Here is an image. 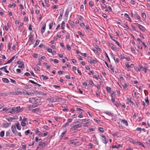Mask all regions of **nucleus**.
Instances as JSON below:
<instances>
[{
	"label": "nucleus",
	"instance_id": "obj_1",
	"mask_svg": "<svg viewBox=\"0 0 150 150\" xmlns=\"http://www.w3.org/2000/svg\"><path fill=\"white\" fill-rule=\"evenodd\" d=\"M23 110V109L22 108H21L20 106H19L8 109L7 110V111L11 114H14L21 112Z\"/></svg>",
	"mask_w": 150,
	"mask_h": 150
},
{
	"label": "nucleus",
	"instance_id": "obj_2",
	"mask_svg": "<svg viewBox=\"0 0 150 150\" xmlns=\"http://www.w3.org/2000/svg\"><path fill=\"white\" fill-rule=\"evenodd\" d=\"M11 129L13 133L15 135L17 136L18 132L16 129V126L14 125H12L11 127Z\"/></svg>",
	"mask_w": 150,
	"mask_h": 150
},
{
	"label": "nucleus",
	"instance_id": "obj_3",
	"mask_svg": "<svg viewBox=\"0 0 150 150\" xmlns=\"http://www.w3.org/2000/svg\"><path fill=\"white\" fill-rule=\"evenodd\" d=\"M35 98L36 105H34L36 107L38 105H40L41 104V103L40 101L41 99L40 97H36Z\"/></svg>",
	"mask_w": 150,
	"mask_h": 150
},
{
	"label": "nucleus",
	"instance_id": "obj_4",
	"mask_svg": "<svg viewBox=\"0 0 150 150\" xmlns=\"http://www.w3.org/2000/svg\"><path fill=\"white\" fill-rule=\"evenodd\" d=\"M89 121L88 120L86 119H83L82 120V123H83L84 126H88L89 125Z\"/></svg>",
	"mask_w": 150,
	"mask_h": 150
},
{
	"label": "nucleus",
	"instance_id": "obj_5",
	"mask_svg": "<svg viewBox=\"0 0 150 150\" xmlns=\"http://www.w3.org/2000/svg\"><path fill=\"white\" fill-rule=\"evenodd\" d=\"M29 102L32 103L33 105H36L35 98H30L29 99Z\"/></svg>",
	"mask_w": 150,
	"mask_h": 150
},
{
	"label": "nucleus",
	"instance_id": "obj_6",
	"mask_svg": "<svg viewBox=\"0 0 150 150\" xmlns=\"http://www.w3.org/2000/svg\"><path fill=\"white\" fill-rule=\"evenodd\" d=\"M100 136L103 138L102 139L103 142L104 143L106 144L108 142V140L107 139L106 137L103 134H101Z\"/></svg>",
	"mask_w": 150,
	"mask_h": 150
},
{
	"label": "nucleus",
	"instance_id": "obj_7",
	"mask_svg": "<svg viewBox=\"0 0 150 150\" xmlns=\"http://www.w3.org/2000/svg\"><path fill=\"white\" fill-rule=\"evenodd\" d=\"M35 105H30L28 106L27 107V108L28 109V110L32 112V110H33V108L35 107Z\"/></svg>",
	"mask_w": 150,
	"mask_h": 150
},
{
	"label": "nucleus",
	"instance_id": "obj_8",
	"mask_svg": "<svg viewBox=\"0 0 150 150\" xmlns=\"http://www.w3.org/2000/svg\"><path fill=\"white\" fill-rule=\"evenodd\" d=\"M109 46L113 51H115L117 50V48L116 47L114 46L113 44H110Z\"/></svg>",
	"mask_w": 150,
	"mask_h": 150
},
{
	"label": "nucleus",
	"instance_id": "obj_9",
	"mask_svg": "<svg viewBox=\"0 0 150 150\" xmlns=\"http://www.w3.org/2000/svg\"><path fill=\"white\" fill-rule=\"evenodd\" d=\"M81 126L82 125L81 124H77L72 126L71 127H72L74 129L76 130L77 128L81 127Z\"/></svg>",
	"mask_w": 150,
	"mask_h": 150
},
{
	"label": "nucleus",
	"instance_id": "obj_10",
	"mask_svg": "<svg viewBox=\"0 0 150 150\" xmlns=\"http://www.w3.org/2000/svg\"><path fill=\"white\" fill-rule=\"evenodd\" d=\"M120 120L121 121V122L123 123L125 126H127L128 125V124L126 120L125 119L122 120L120 119Z\"/></svg>",
	"mask_w": 150,
	"mask_h": 150
},
{
	"label": "nucleus",
	"instance_id": "obj_11",
	"mask_svg": "<svg viewBox=\"0 0 150 150\" xmlns=\"http://www.w3.org/2000/svg\"><path fill=\"white\" fill-rule=\"evenodd\" d=\"M139 67L140 69L142 71H144L145 72H146L148 71V69L145 67H144L142 65H139Z\"/></svg>",
	"mask_w": 150,
	"mask_h": 150
},
{
	"label": "nucleus",
	"instance_id": "obj_12",
	"mask_svg": "<svg viewBox=\"0 0 150 150\" xmlns=\"http://www.w3.org/2000/svg\"><path fill=\"white\" fill-rule=\"evenodd\" d=\"M46 28V24H45L43 25L41 30V33L42 34L45 31Z\"/></svg>",
	"mask_w": 150,
	"mask_h": 150
},
{
	"label": "nucleus",
	"instance_id": "obj_13",
	"mask_svg": "<svg viewBox=\"0 0 150 150\" xmlns=\"http://www.w3.org/2000/svg\"><path fill=\"white\" fill-rule=\"evenodd\" d=\"M88 62H90L91 64H96L97 61L95 59H90V61H88Z\"/></svg>",
	"mask_w": 150,
	"mask_h": 150
},
{
	"label": "nucleus",
	"instance_id": "obj_14",
	"mask_svg": "<svg viewBox=\"0 0 150 150\" xmlns=\"http://www.w3.org/2000/svg\"><path fill=\"white\" fill-rule=\"evenodd\" d=\"M122 147V145L119 144L118 145H113L112 146V148H119L120 147Z\"/></svg>",
	"mask_w": 150,
	"mask_h": 150
},
{
	"label": "nucleus",
	"instance_id": "obj_15",
	"mask_svg": "<svg viewBox=\"0 0 150 150\" xmlns=\"http://www.w3.org/2000/svg\"><path fill=\"white\" fill-rule=\"evenodd\" d=\"M127 101H128L131 104H130V105L131 106H133L134 103L129 98H127Z\"/></svg>",
	"mask_w": 150,
	"mask_h": 150
},
{
	"label": "nucleus",
	"instance_id": "obj_16",
	"mask_svg": "<svg viewBox=\"0 0 150 150\" xmlns=\"http://www.w3.org/2000/svg\"><path fill=\"white\" fill-rule=\"evenodd\" d=\"M29 41L30 42H32L33 41L34 39V38H33V35L32 34H30L29 35Z\"/></svg>",
	"mask_w": 150,
	"mask_h": 150
},
{
	"label": "nucleus",
	"instance_id": "obj_17",
	"mask_svg": "<svg viewBox=\"0 0 150 150\" xmlns=\"http://www.w3.org/2000/svg\"><path fill=\"white\" fill-rule=\"evenodd\" d=\"M8 95V93H0V96H6Z\"/></svg>",
	"mask_w": 150,
	"mask_h": 150
},
{
	"label": "nucleus",
	"instance_id": "obj_18",
	"mask_svg": "<svg viewBox=\"0 0 150 150\" xmlns=\"http://www.w3.org/2000/svg\"><path fill=\"white\" fill-rule=\"evenodd\" d=\"M3 81L5 83H8L9 81L6 78H3L2 79Z\"/></svg>",
	"mask_w": 150,
	"mask_h": 150
},
{
	"label": "nucleus",
	"instance_id": "obj_19",
	"mask_svg": "<svg viewBox=\"0 0 150 150\" xmlns=\"http://www.w3.org/2000/svg\"><path fill=\"white\" fill-rule=\"evenodd\" d=\"M15 125L18 130H20L21 129V126L18 123H16Z\"/></svg>",
	"mask_w": 150,
	"mask_h": 150
},
{
	"label": "nucleus",
	"instance_id": "obj_20",
	"mask_svg": "<svg viewBox=\"0 0 150 150\" xmlns=\"http://www.w3.org/2000/svg\"><path fill=\"white\" fill-rule=\"evenodd\" d=\"M40 109L39 108H36V109H33V110H32V112L34 113H37L38 112Z\"/></svg>",
	"mask_w": 150,
	"mask_h": 150
},
{
	"label": "nucleus",
	"instance_id": "obj_21",
	"mask_svg": "<svg viewBox=\"0 0 150 150\" xmlns=\"http://www.w3.org/2000/svg\"><path fill=\"white\" fill-rule=\"evenodd\" d=\"M0 70H3L6 73H9V71H8L4 67L0 68Z\"/></svg>",
	"mask_w": 150,
	"mask_h": 150
},
{
	"label": "nucleus",
	"instance_id": "obj_22",
	"mask_svg": "<svg viewBox=\"0 0 150 150\" xmlns=\"http://www.w3.org/2000/svg\"><path fill=\"white\" fill-rule=\"evenodd\" d=\"M3 126L4 127L7 128L9 126V124L7 122L6 123H4L3 124Z\"/></svg>",
	"mask_w": 150,
	"mask_h": 150
},
{
	"label": "nucleus",
	"instance_id": "obj_23",
	"mask_svg": "<svg viewBox=\"0 0 150 150\" xmlns=\"http://www.w3.org/2000/svg\"><path fill=\"white\" fill-rule=\"evenodd\" d=\"M139 28L143 32H145V30L144 29V28L142 25H141L140 26Z\"/></svg>",
	"mask_w": 150,
	"mask_h": 150
},
{
	"label": "nucleus",
	"instance_id": "obj_24",
	"mask_svg": "<svg viewBox=\"0 0 150 150\" xmlns=\"http://www.w3.org/2000/svg\"><path fill=\"white\" fill-rule=\"evenodd\" d=\"M32 86L31 85H27L25 86L24 88L26 89H30L32 87Z\"/></svg>",
	"mask_w": 150,
	"mask_h": 150
},
{
	"label": "nucleus",
	"instance_id": "obj_25",
	"mask_svg": "<svg viewBox=\"0 0 150 150\" xmlns=\"http://www.w3.org/2000/svg\"><path fill=\"white\" fill-rule=\"evenodd\" d=\"M58 98V97L57 96H56L55 97V98H54L53 97H52V102H56V101H57V99Z\"/></svg>",
	"mask_w": 150,
	"mask_h": 150
},
{
	"label": "nucleus",
	"instance_id": "obj_26",
	"mask_svg": "<svg viewBox=\"0 0 150 150\" xmlns=\"http://www.w3.org/2000/svg\"><path fill=\"white\" fill-rule=\"evenodd\" d=\"M69 11L68 9H67L66 10L65 13V16L66 18H67L68 16V15H69Z\"/></svg>",
	"mask_w": 150,
	"mask_h": 150
},
{
	"label": "nucleus",
	"instance_id": "obj_27",
	"mask_svg": "<svg viewBox=\"0 0 150 150\" xmlns=\"http://www.w3.org/2000/svg\"><path fill=\"white\" fill-rule=\"evenodd\" d=\"M76 109L80 113H82V111H83V110L82 109L80 108H76Z\"/></svg>",
	"mask_w": 150,
	"mask_h": 150
},
{
	"label": "nucleus",
	"instance_id": "obj_28",
	"mask_svg": "<svg viewBox=\"0 0 150 150\" xmlns=\"http://www.w3.org/2000/svg\"><path fill=\"white\" fill-rule=\"evenodd\" d=\"M65 25V23L64 21H63L61 24V27L62 29H64Z\"/></svg>",
	"mask_w": 150,
	"mask_h": 150
},
{
	"label": "nucleus",
	"instance_id": "obj_29",
	"mask_svg": "<svg viewBox=\"0 0 150 150\" xmlns=\"http://www.w3.org/2000/svg\"><path fill=\"white\" fill-rule=\"evenodd\" d=\"M39 42H40V40H37L36 41L34 47H35L36 46H37L39 44Z\"/></svg>",
	"mask_w": 150,
	"mask_h": 150
},
{
	"label": "nucleus",
	"instance_id": "obj_30",
	"mask_svg": "<svg viewBox=\"0 0 150 150\" xmlns=\"http://www.w3.org/2000/svg\"><path fill=\"white\" fill-rule=\"evenodd\" d=\"M129 84L128 83L127 84H125L123 85V86L124 89H125L127 87L129 86Z\"/></svg>",
	"mask_w": 150,
	"mask_h": 150
},
{
	"label": "nucleus",
	"instance_id": "obj_31",
	"mask_svg": "<svg viewBox=\"0 0 150 150\" xmlns=\"http://www.w3.org/2000/svg\"><path fill=\"white\" fill-rule=\"evenodd\" d=\"M47 143H44L42 144H40L39 145L41 147H44L46 145Z\"/></svg>",
	"mask_w": 150,
	"mask_h": 150
},
{
	"label": "nucleus",
	"instance_id": "obj_32",
	"mask_svg": "<svg viewBox=\"0 0 150 150\" xmlns=\"http://www.w3.org/2000/svg\"><path fill=\"white\" fill-rule=\"evenodd\" d=\"M39 47L45 49V46L42 44H40L39 46Z\"/></svg>",
	"mask_w": 150,
	"mask_h": 150
},
{
	"label": "nucleus",
	"instance_id": "obj_33",
	"mask_svg": "<svg viewBox=\"0 0 150 150\" xmlns=\"http://www.w3.org/2000/svg\"><path fill=\"white\" fill-rule=\"evenodd\" d=\"M4 131H2L0 133V136L1 137H2L4 136Z\"/></svg>",
	"mask_w": 150,
	"mask_h": 150
},
{
	"label": "nucleus",
	"instance_id": "obj_34",
	"mask_svg": "<svg viewBox=\"0 0 150 150\" xmlns=\"http://www.w3.org/2000/svg\"><path fill=\"white\" fill-rule=\"evenodd\" d=\"M41 76L43 78L44 80H46L48 79V78L47 77L43 75H42Z\"/></svg>",
	"mask_w": 150,
	"mask_h": 150
},
{
	"label": "nucleus",
	"instance_id": "obj_35",
	"mask_svg": "<svg viewBox=\"0 0 150 150\" xmlns=\"http://www.w3.org/2000/svg\"><path fill=\"white\" fill-rule=\"evenodd\" d=\"M118 125H117V126L121 129H123V127L121 125H120L119 122H118Z\"/></svg>",
	"mask_w": 150,
	"mask_h": 150
},
{
	"label": "nucleus",
	"instance_id": "obj_36",
	"mask_svg": "<svg viewBox=\"0 0 150 150\" xmlns=\"http://www.w3.org/2000/svg\"><path fill=\"white\" fill-rule=\"evenodd\" d=\"M106 88L107 91L108 92L110 93L111 92V88L110 87L107 86L106 87Z\"/></svg>",
	"mask_w": 150,
	"mask_h": 150
},
{
	"label": "nucleus",
	"instance_id": "obj_37",
	"mask_svg": "<svg viewBox=\"0 0 150 150\" xmlns=\"http://www.w3.org/2000/svg\"><path fill=\"white\" fill-rule=\"evenodd\" d=\"M78 18L80 21H83V18L82 16H79L78 17Z\"/></svg>",
	"mask_w": 150,
	"mask_h": 150
},
{
	"label": "nucleus",
	"instance_id": "obj_38",
	"mask_svg": "<svg viewBox=\"0 0 150 150\" xmlns=\"http://www.w3.org/2000/svg\"><path fill=\"white\" fill-rule=\"evenodd\" d=\"M81 144V143L79 142H76L74 143V145L76 146H79Z\"/></svg>",
	"mask_w": 150,
	"mask_h": 150
},
{
	"label": "nucleus",
	"instance_id": "obj_39",
	"mask_svg": "<svg viewBox=\"0 0 150 150\" xmlns=\"http://www.w3.org/2000/svg\"><path fill=\"white\" fill-rule=\"evenodd\" d=\"M8 95H14L15 94V92H14L13 91H10L8 92Z\"/></svg>",
	"mask_w": 150,
	"mask_h": 150
},
{
	"label": "nucleus",
	"instance_id": "obj_40",
	"mask_svg": "<svg viewBox=\"0 0 150 150\" xmlns=\"http://www.w3.org/2000/svg\"><path fill=\"white\" fill-rule=\"evenodd\" d=\"M53 24V22H52L50 23L49 25L50 29H52Z\"/></svg>",
	"mask_w": 150,
	"mask_h": 150
},
{
	"label": "nucleus",
	"instance_id": "obj_41",
	"mask_svg": "<svg viewBox=\"0 0 150 150\" xmlns=\"http://www.w3.org/2000/svg\"><path fill=\"white\" fill-rule=\"evenodd\" d=\"M69 125V123L68 122H67L66 123H65L63 125L62 127H66L67 126H68Z\"/></svg>",
	"mask_w": 150,
	"mask_h": 150
},
{
	"label": "nucleus",
	"instance_id": "obj_42",
	"mask_svg": "<svg viewBox=\"0 0 150 150\" xmlns=\"http://www.w3.org/2000/svg\"><path fill=\"white\" fill-rule=\"evenodd\" d=\"M93 2L91 1H90L89 3V5L91 7H92L93 6Z\"/></svg>",
	"mask_w": 150,
	"mask_h": 150
},
{
	"label": "nucleus",
	"instance_id": "obj_43",
	"mask_svg": "<svg viewBox=\"0 0 150 150\" xmlns=\"http://www.w3.org/2000/svg\"><path fill=\"white\" fill-rule=\"evenodd\" d=\"M89 83L92 86H94V84L92 80L90 79L89 80Z\"/></svg>",
	"mask_w": 150,
	"mask_h": 150
},
{
	"label": "nucleus",
	"instance_id": "obj_44",
	"mask_svg": "<svg viewBox=\"0 0 150 150\" xmlns=\"http://www.w3.org/2000/svg\"><path fill=\"white\" fill-rule=\"evenodd\" d=\"M10 130H9L6 132V137H8L10 136Z\"/></svg>",
	"mask_w": 150,
	"mask_h": 150
},
{
	"label": "nucleus",
	"instance_id": "obj_45",
	"mask_svg": "<svg viewBox=\"0 0 150 150\" xmlns=\"http://www.w3.org/2000/svg\"><path fill=\"white\" fill-rule=\"evenodd\" d=\"M49 3V1L47 0H45V3L46 4V6L47 7H48L50 5L48 4Z\"/></svg>",
	"mask_w": 150,
	"mask_h": 150
},
{
	"label": "nucleus",
	"instance_id": "obj_46",
	"mask_svg": "<svg viewBox=\"0 0 150 150\" xmlns=\"http://www.w3.org/2000/svg\"><path fill=\"white\" fill-rule=\"evenodd\" d=\"M138 144L139 145H140L141 146H143L144 148H145L144 145L142 142H138Z\"/></svg>",
	"mask_w": 150,
	"mask_h": 150
},
{
	"label": "nucleus",
	"instance_id": "obj_47",
	"mask_svg": "<svg viewBox=\"0 0 150 150\" xmlns=\"http://www.w3.org/2000/svg\"><path fill=\"white\" fill-rule=\"evenodd\" d=\"M124 16L127 18L129 19H130V17L129 16V15H128V14H127V13H125L124 14Z\"/></svg>",
	"mask_w": 150,
	"mask_h": 150
},
{
	"label": "nucleus",
	"instance_id": "obj_48",
	"mask_svg": "<svg viewBox=\"0 0 150 150\" xmlns=\"http://www.w3.org/2000/svg\"><path fill=\"white\" fill-rule=\"evenodd\" d=\"M6 119L9 122H11L12 121V120L13 119V118L11 117L10 118H6Z\"/></svg>",
	"mask_w": 150,
	"mask_h": 150
},
{
	"label": "nucleus",
	"instance_id": "obj_49",
	"mask_svg": "<svg viewBox=\"0 0 150 150\" xmlns=\"http://www.w3.org/2000/svg\"><path fill=\"white\" fill-rule=\"evenodd\" d=\"M99 130L101 132L103 133L104 132V129L103 128H99Z\"/></svg>",
	"mask_w": 150,
	"mask_h": 150
},
{
	"label": "nucleus",
	"instance_id": "obj_50",
	"mask_svg": "<svg viewBox=\"0 0 150 150\" xmlns=\"http://www.w3.org/2000/svg\"><path fill=\"white\" fill-rule=\"evenodd\" d=\"M22 121L25 122L28 121V118L25 117H23V119L22 120Z\"/></svg>",
	"mask_w": 150,
	"mask_h": 150
},
{
	"label": "nucleus",
	"instance_id": "obj_51",
	"mask_svg": "<svg viewBox=\"0 0 150 150\" xmlns=\"http://www.w3.org/2000/svg\"><path fill=\"white\" fill-rule=\"evenodd\" d=\"M85 28L86 30H88V31H90V29L89 28V26L88 25H87L86 26Z\"/></svg>",
	"mask_w": 150,
	"mask_h": 150
},
{
	"label": "nucleus",
	"instance_id": "obj_52",
	"mask_svg": "<svg viewBox=\"0 0 150 150\" xmlns=\"http://www.w3.org/2000/svg\"><path fill=\"white\" fill-rule=\"evenodd\" d=\"M18 67L20 68H24V64H22L21 65L18 66Z\"/></svg>",
	"mask_w": 150,
	"mask_h": 150
},
{
	"label": "nucleus",
	"instance_id": "obj_53",
	"mask_svg": "<svg viewBox=\"0 0 150 150\" xmlns=\"http://www.w3.org/2000/svg\"><path fill=\"white\" fill-rule=\"evenodd\" d=\"M17 64H23V62L21 61H18L17 62Z\"/></svg>",
	"mask_w": 150,
	"mask_h": 150
},
{
	"label": "nucleus",
	"instance_id": "obj_54",
	"mask_svg": "<svg viewBox=\"0 0 150 150\" xmlns=\"http://www.w3.org/2000/svg\"><path fill=\"white\" fill-rule=\"evenodd\" d=\"M30 133L29 130H27L25 132V134L26 135H27Z\"/></svg>",
	"mask_w": 150,
	"mask_h": 150
},
{
	"label": "nucleus",
	"instance_id": "obj_55",
	"mask_svg": "<svg viewBox=\"0 0 150 150\" xmlns=\"http://www.w3.org/2000/svg\"><path fill=\"white\" fill-rule=\"evenodd\" d=\"M142 17L144 18H146V15L145 13H142Z\"/></svg>",
	"mask_w": 150,
	"mask_h": 150
},
{
	"label": "nucleus",
	"instance_id": "obj_56",
	"mask_svg": "<svg viewBox=\"0 0 150 150\" xmlns=\"http://www.w3.org/2000/svg\"><path fill=\"white\" fill-rule=\"evenodd\" d=\"M110 68L112 71L113 73L114 72V68L112 67V66L111 65H110Z\"/></svg>",
	"mask_w": 150,
	"mask_h": 150
},
{
	"label": "nucleus",
	"instance_id": "obj_57",
	"mask_svg": "<svg viewBox=\"0 0 150 150\" xmlns=\"http://www.w3.org/2000/svg\"><path fill=\"white\" fill-rule=\"evenodd\" d=\"M77 33L79 35H81V36H82L83 37L84 36V35L83 34H82L81 33L80 31H78Z\"/></svg>",
	"mask_w": 150,
	"mask_h": 150
},
{
	"label": "nucleus",
	"instance_id": "obj_58",
	"mask_svg": "<svg viewBox=\"0 0 150 150\" xmlns=\"http://www.w3.org/2000/svg\"><path fill=\"white\" fill-rule=\"evenodd\" d=\"M21 125L22 126H25L26 125V124L25 122L22 121L21 122Z\"/></svg>",
	"mask_w": 150,
	"mask_h": 150
},
{
	"label": "nucleus",
	"instance_id": "obj_59",
	"mask_svg": "<svg viewBox=\"0 0 150 150\" xmlns=\"http://www.w3.org/2000/svg\"><path fill=\"white\" fill-rule=\"evenodd\" d=\"M10 80H11V82L15 84H16V81L15 80H13L12 79H10Z\"/></svg>",
	"mask_w": 150,
	"mask_h": 150
},
{
	"label": "nucleus",
	"instance_id": "obj_60",
	"mask_svg": "<svg viewBox=\"0 0 150 150\" xmlns=\"http://www.w3.org/2000/svg\"><path fill=\"white\" fill-rule=\"evenodd\" d=\"M40 131H39V129L38 128H36L35 129V132L36 133H38L40 132Z\"/></svg>",
	"mask_w": 150,
	"mask_h": 150
},
{
	"label": "nucleus",
	"instance_id": "obj_61",
	"mask_svg": "<svg viewBox=\"0 0 150 150\" xmlns=\"http://www.w3.org/2000/svg\"><path fill=\"white\" fill-rule=\"evenodd\" d=\"M74 123L75 124H76L77 123H82V120L81 121H77L74 122Z\"/></svg>",
	"mask_w": 150,
	"mask_h": 150
},
{
	"label": "nucleus",
	"instance_id": "obj_62",
	"mask_svg": "<svg viewBox=\"0 0 150 150\" xmlns=\"http://www.w3.org/2000/svg\"><path fill=\"white\" fill-rule=\"evenodd\" d=\"M38 56V54L37 53H35L33 55V57L35 58H36Z\"/></svg>",
	"mask_w": 150,
	"mask_h": 150
},
{
	"label": "nucleus",
	"instance_id": "obj_63",
	"mask_svg": "<svg viewBox=\"0 0 150 150\" xmlns=\"http://www.w3.org/2000/svg\"><path fill=\"white\" fill-rule=\"evenodd\" d=\"M101 6L105 8H107L106 5L105 4H101Z\"/></svg>",
	"mask_w": 150,
	"mask_h": 150
},
{
	"label": "nucleus",
	"instance_id": "obj_64",
	"mask_svg": "<svg viewBox=\"0 0 150 150\" xmlns=\"http://www.w3.org/2000/svg\"><path fill=\"white\" fill-rule=\"evenodd\" d=\"M52 7L53 9H57L58 8V6L57 5H54Z\"/></svg>",
	"mask_w": 150,
	"mask_h": 150
}]
</instances>
